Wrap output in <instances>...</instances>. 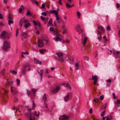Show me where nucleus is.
<instances>
[{
    "mask_svg": "<svg viewBox=\"0 0 120 120\" xmlns=\"http://www.w3.org/2000/svg\"><path fill=\"white\" fill-rule=\"evenodd\" d=\"M105 112V110L101 112V117H103L104 116Z\"/></svg>",
    "mask_w": 120,
    "mask_h": 120,
    "instance_id": "nucleus-31",
    "label": "nucleus"
},
{
    "mask_svg": "<svg viewBox=\"0 0 120 120\" xmlns=\"http://www.w3.org/2000/svg\"><path fill=\"white\" fill-rule=\"evenodd\" d=\"M38 46L39 47H41L44 45V43L42 40L39 39L38 40Z\"/></svg>",
    "mask_w": 120,
    "mask_h": 120,
    "instance_id": "nucleus-10",
    "label": "nucleus"
},
{
    "mask_svg": "<svg viewBox=\"0 0 120 120\" xmlns=\"http://www.w3.org/2000/svg\"><path fill=\"white\" fill-rule=\"evenodd\" d=\"M97 33L98 36V39L99 40H100L102 38L101 35V34L102 33L100 32L99 31V30H97Z\"/></svg>",
    "mask_w": 120,
    "mask_h": 120,
    "instance_id": "nucleus-13",
    "label": "nucleus"
},
{
    "mask_svg": "<svg viewBox=\"0 0 120 120\" xmlns=\"http://www.w3.org/2000/svg\"><path fill=\"white\" fill-rule=\"evenodd\" d=\"M41 15L44 16H46L47 15V14L45 12H42L41 13Z\"/></svg>",
    "mask_w": 120,
    "mask_h": 120,
    "instance_id": "nucleus-51",
    "label": "nucleus"
},
{
    "mask_svg": "<svg viewBox=\"0 0 120 120\" xmlns=\"http://www.w3.org/2000/svg\"><path fill=\"white\" fill-rule=\"evenodd\" d=\"M18 30L19 29H17L16 30V37H17L18 36V34L19 33V31H18Z\"/></svg>",
    "mask_w": 120,
    "mask_h": 120,
    "instance_id": "nucleus-46",
    "label": "nucleus"
},
{
    "mask_svg": "<svg viewBox=\"0 0 120 120\" xmlns=\"http://www.w3.org/2000/svg\"><path fill=\"white\" fill-rule=\"evenodd\" d=\"M45 7V5L44 4H43L42 5L41 7V8L42 9L44 8Z\"/></svg>",
    "mask_w": 120,
    "mask_h": 120,
    "instance_id": "nucleus-52",
    "label": "nucleus"
},
{
    "mask_svg": "<svg viewBox=\"0 0 120 120\" xmlns=\"http://www.w3.org/2000/svg\"><path fill=\"white\" fill-rule=\"evenodd\" d=\"M110 119L109 118V116H107L106 119V120H110Z\"/></svg>",
    "mask_w": 120,
    "mask_h": 120,
    "instance_id": "nucleus-64",
    "label": "nucleus"
},
{
    "mask_svg": "<svg viewBox=\"0 0 120 120\" xmlns=\"http://www.w3.org/2000/svg\"><path fill=\"white\" fill-rule=\"evenodd\" d=\"M5 33L6 32L5 31H4L2 32L0 35V37L2 39H6L7 35L5 34Z\"/></svg>",
    "mask_w": 120,
    "mask_h": 120,
    "instance_id": "nucleus-9",
    "label": "nucleus"
},
{
    "mask_svg": "<svg viewBox=\"0 0 120 120\" xmlns=\"http://www.w3.org/2000/svg\"><path fill=\"white\" fill-rule=\"evenodd\" d=\"M13 23V21L11 19H9L8 20V24L9 25H10L12 23Z\"/></svg>",
    "mask_w": 120,
    "mask_h": 120,
    "instance_id": "nucleus-36",
    "label": "nucleus"
},
{
    "mask_svg": "<svg viewBox=\"0 0 120 120\" xmlns=\"http://www.w3.org/2000/svg\"><path fill=\"white\" fill-rule=\"evenodd\" d=\"M112 52L116 58H120V51H116L115 50H113Z\"/></svg>",
    "mask_w": 120,
    "mask_h": 120,
    "instance_id": "nucleus-6",
    "label": "nucleus"
},
{
    "mask_svg": "<svg viewBox=\"0 0 120 120\" xmlns=\"http://www.w3.org/2000/svg\"><path fill=\"white\" fill-rule=\"evenodd\" d=\"M66 7L68 8H71V5H70L68 3H66Z\"/></svg>",
    "mask_w": 120,
    "mask_h": 120,
    "instance_id": "nucleus-39",
    "label": "nucleus"
},
{
    "mask_svg": "<svg viewBox=\"0 0 120 120\" xmlns=\"http://www.w3.org/2000/svg\"><path fill=\"white\" fill-rule=\"evenodd\" d=\"M52 19H50L49 20V22H48V25L49 26H49V24H52Z\"/></svg>",
    "mask_w": 120,
    "mask_h": 120,
    "instance_id": "nucleus-32",
    "label": "nucleus"
},
{
    "mask_svg": "<svg viewBox=\"0 0 120 120\" xmlns=\"http://www.w3.org/2000/svg\"><path fill=\"white\" fill-rule=\"evenodd\" d=\"M28 67H29V66L28 64L25 65L23 66L22 69V73H23L25 74V69Z\"/></svg>",
    "mask_w": 120,
    "mask_h": 120,
    "instance_id": "nucleus-12",
    "label": "nucleus"
},
{
    "mask_svg": "<svg viewBox=\"0 0 120 120\" xmlns=\"http://www.w3.org/2000/svg\"><path fill=\"white\" fill-rule=\"evenodd\" d=\"M56 54L58 56V57H56V59L59 61L63 62L64 60L62 57L63 56V54L61 52H59L56 53Z\"/></svg>",
    "mask_w": 120,
    "mask_h": 120,
    "instance_id": "nucleus-2",
    "label": "nucleus"
},
{
    "mask_svg": "<svg viewBox=\"0 0 120 120\" xmlns=\"http://www.w3.org/2000/svg\"><path fill=\"white\" fill-rule=\"evenodd\" d=\"M50 12L51 14H53L55 15L58 14L57 11L56 10L50 11Z\"/></svg>",
    "mask_w": 120,
    "mask_h": 120,
    "instance_id": "nucleus-19",
    "label": "nucleus"
},
{
    "mask_svg": "<svg viewBox=\"0 0 120 120\" xmlns=\"http://www.w3.org/2000/svg\"><path fill=\"white\" fill-rule=\"evenodd\" d=\"M31 25V23H30L27 22L24 25V26L25 28L26 29L28 26H30Z\"/></svg>",
    "mask_w": 120,
    "mask_h": 120,
    "instance_id": "nucleus-22",
    "label": "nucleus"
},
{
    "mask_svg": "<svg viewBox=\"0 0 120 120\" xmlns=\"http://www.w3.org/2000/svg\"><path fill=\"white\" fill-rule=\"evenodd\" d=\"M112 95L113 97V98L114 99H115L116 98V97H115V94L114 93H113L112 94Z\"/></svg>",
    "mask_w": 120,
    "mask_h": 120,
    "instance_id": "nucleus-58",
    "label": "nucleus"
},
{
    "mask_svg": "<svg viewBox=\"0 0 120 120\" xmlns=\"http://www.w3.org/2000/svg\"><path fill=\"white\" fill-rule=\"evenodd\" d=\"M34 61L35 63L36 64H41V61L38 60L37 59H35Z\"/></svg>",
    "mask_w": 120,
    "mask_h": 120,
    "instance_id": "nucleus-24",
    "label": "nucleus"
},
{
    "mask_svg": "<svg viewBox=\"0 0 120 120\" xmlns=\"http://www.w3.org/2000/svg\"><path fill=\"white\" fill-rule=\"evenodd\" d=\"M68 2V3L70 4L72 2V0H67Z\"/></svg>",
    "mask_w": 120,
    "mask_h": 120,
    "instance_id": "nucleus-56",
    "label": "nucleus"
},
{
    "mask_svg": "<svg viewBox=\"0 0 120 120\" xmlns=\"http://www.w3.org/2000/svg\"><path fill=\"white\" fill-rule=\"evenodd\" d=\"M46 99H47V98H46V96L45 94H44L43 96V101L45 102V103H45V101H46Z\"/></svg>",
    "mask_w": 120,
    "mask_h": 120,
    "instance_id": "nucleus-29",
    "label": "nucleus"
},
{
    "mask_svg": "<svg viewBox=\"0 0 120 120\" xmlns=\"http://www.w3.org/2000/svg\"><path fill=\"white\" fill-rule=\"evenodd\" d=\"M33 22L34 25H37V23L36 21L34 20L33 21Z\"/></svg>",
    "mask_w": 120,
    "mask_h": 120,
    "instance_id": "nucleus-53",
    "label": "nucleus"
},
{
    "mask_svg": "<svg viewBox=\"0 0 120 120\" xmlns=\"http://www.w3.org/2000/svg\"><path fill=\"white\" fill-rule=\"evenodd\" d=\"M30 117L33 118V117H35V116L34 115V114L33 113H31L30 115Z\"/></svg>",
    "mask_w": 120,
    "mask_h": 120,
    "instance_id": "nucleus-42",
    "label": "nucleus"
},
{
    "mask_svg": "<svg viewBox=\"0 0 120 120\" xmlns=\"http://www.w3.org/2000/svg\"><path fill=\"white\" fill-rule=\"evenodd\" d=\"M5 69L4 68H3L1 72V74L2 75H4L5 73Z\"/></svg>",
    "mask_w": 120,
    "mask_h": 120,
    "instance_id": "nucleus-26",
    "label": "nucleus"
},
{
    "mask_svg": "<svg viewBox=\"0 0 120 120\" xmlns=\"http://www.w3.org/2000/svg\"><path fill=\"white\" fill-rule=\"evenodd\" d=\"M69 94H67V95L64 98V101H68L69 99Z\"/></svg>",
    "mask_w": 120,
    "mask_h": 120,
    "instance_id": "nucleus-18",
    "label": "nucleus"
},
{
    "mask_svg": "<svg viewBox=\"0 0 120 120\" xmlns=\"http://www.w3.org/2000/svg\"><path fill=\"white\" fill-rule=\"evenodd\" d=\"M76 30L79 34H80L83 32V30L81 28L80 26L79 25L77 26Z\"/></svg>",
    "mask_w": 120,
    "mask_h": 120,
    "instance_id": "nucleus-7",
    "label": "nucleus"
},
{
    "mask_svg": "<svg viewBox=\"0 0 120 120\" xmlns=\"http://www.w3.org/2000/svg\"><path fill=\"white\" fill-rule=\"evenodd\" d=\"M116 7L117 8H119L120 7V4H116Z\"/></svg>",
    "mask_w": 120,
    "mask_h": 120,
    "instance_id": "nucleus-62",
    "label": "nucleus"
},
{
    "mask_svg": "<svg viewBox=\"0 0 120 120\" xmlns=\"http://www.w3.org/2000/svg\"><path fill=\"white\" fill-rule=\"evenodd\" d=\"M49 30L50 31H53V33H54V32L56 31H55L54 30L53 28L52 27H50L49 29Z\"/></svg>",
    "mask_w": 120,
    "mask_h": 120,
    "instance_id": "nucleus-48",
    "label": "nucleus"
},
{
    "mask_svg": "<svg viewBox=\"0 0 120 120\" xmlns=\"http://www.w3.org/2000/svg\"><path fill=\"white\" fill-rule=\"evenodd\" d=\"M98 78V76L96 75H92L91 79L94 81L93 84L94 85L97 84Z\"/></svg>",
    "mask_w": 120,
    "mask_h": 120,
    "instance_id": "nucleus-5",
    "label": "nucleus"
},
{
    "mask_svg": "<svg viewBox=\"0 0 120 120\" xmlns=\"http://www.w3.org/2000/svg\"><path fill=\"white\" fill-rule=\"evenodd\" d=\"M17 70L16 69H15V70H13L12 71L11 70L9 71V73H11L13 74H17Z\"/></svg>",
    "mask_w": 120,
    "mask_h": 120,
    "instance_id": "nucleus-21",
    "label": "nucleus"
},
{
    "mask_svg": "<svg viewBox=\"0 0 120 120\" xmlns=\"http://www.w3.org/2000/svg\"><path fill=\"white\" fill-rule=\"evenodd\" d=\"M79 66V62H78L75 64V66L76 67H78Z\"/></svg>",
    "mask_w": 120,
    "mask_h": 120,
    "instance_id": "nucleus-55",
    "label": "nucleus"
},
{
    "mask_svg": "<svg viewBox=\"0 0 120 120\" xmlns=\"http://www.w3.org/2000/svg\"><path fill=\"white\" fill-rule=\"evenodd\" d=\"M104 98V97L103 96H100V99L101 100H103Z\"/></svg>",
    "mask_w": 120,
    "mask_h": 120,
    "instance_id": "nucleus-57",
    "label": "nucleus"
},
{
    "mask_svg": "<svg viewBox=\"0 0 120 120\" xmlns=\"http://www.w3.org/2000/svg\"><path fill=\"white\" fill-rule=\"evenodd\" d=\"M106 81L108 83H110L111 82V80L110 79H108L106 80Z\"/></svg>",
    "mask_w": 120,
    "mask_h": 120,
    "instance_id": "nucleus-59",
    "label": "nucleus"
},
{
    "mask_svg": "<svg viewBox=\"0 0 120 120\" xmlns=\"http://www.w3.org/2000/svg\"><path fill=\"white\" fill-rule=\"evenodd\" d=\"M58 3L60 5H62V2L61 0H59L58 1Z\"/></svg>",
    "mask_w": 120,
    "mask_h": 120,
    "instance_id": "nucleus-44",
    "label": "nucleus"
},
{
    "mask_svg": "<svg viewBox=\"0 0 120 120\" xmlns=\"http://www.w3.org/2000/svg\"><path fill=\"white\" fill-rule=\"evenodd\" d=\"M81 15L80 13L78 11L77 13V15L78 17V18H80V15Z\"/></svg>",
    "mask_w": 120,
    "mask_h": 120,
    "instance_id": "nucleus-35",
    "label": "nucleus"
},
{
    "mask_svg": "<svg viewBox=\"0 0 120 120\" xmlns=\"http://www.w3.org/2000/svg\"><path fill=\"white\" fill-rule=\"evenodd\" d=\"M16 88L11 86V92H15V94H16L17 92L16 91Z\"/></svg>",
    "mask_w": 120,
    "mask_h": 120,
    "instance_id": "nucleus-17",
    "label": "nucleus"
},
{
    "mask_svg": "<svg viewBox=\"0 0 120 120\" xmlns=\"http://www.w3.org/2000/svg\"><path fill=\"white\" fill-rule=\"evenodd\" d=\"M7 83L8 84L12 85L13 84V81L11 79L9 78L7 80Z\"/></svg>",
    "mask_w": 120,
    "mask_h": 120,
    "instance_id": "nucleus-20",
    "label": "nucleus"
},
{
    "mask_svg": "<svg viewBox=\"0 0 120 120\" xmlns=\"http://www.w3.org/2000/svg\"><path fill=\"white\" fill-rule=\"evenodd\" d=\"M93 101L94 102H95V103H97L99 101V99L98 98H96L94 99Z\"/></svg>",
    "mask_w": 120,
    "mask_h": 120,
    "instance_id": "nucleus-27",
    "label": "nucleus"
},
{
    "mask_svg": "<svg viewBox=\"0 0 120 120\" xmlns=\"http://www.w3.org/2000/svg\"><path fill=\"white\" fill-rule=\"evenodd\" d=\"M98 30H99V31H102L103 33H104L105 32V30L104 28L101 26H100L98 27Z\"/></svg>",
    "mask_w": 120,
    "mask_h": 120,
    "instance_id": "nucleus-15",
    "label": "nucleus"
},
{
    "mask_svg": "<svg viewBox=\"0 0 120 120\" xmlns=\"http://www.w3.org/2000/svg\"><path fill=\"white\" fill-rule=\"evenodd\" d=\"M64 42H65L67 44L69 43L70 42V40L68 39H66L65 40L63 41V43Z\"/></svg>",
    "mask_w": 120,
    "mask_h": 120,
    "instance_id": "nucleus-30",
    "label": "nucleus"
},
{
    "mask_svg": "<svg viewBox=\"0 0 120 120\" xmlns=\"http://www.w3.org/2000/svg\"><path fill=\"white\" fill-rule=\"evenodd\" d=\"M43 72V70L42 69H41L40 70V72H38V73L40 74V75L41 76V79L42 78Z\"/></svg>",
    "mask_w": 120,
    "mask_h": 120,
    "instance_id": "nucleus-23",
    "label": "nucleus"
},
{
    "mask_svg": "<svg viewBox=\"0 0 120 120\" xmlns=\"http://www.w3.org/2000/svg\"><path fill=\"white\" fill-rule=\"evenodd\" d=\"M24 23H25L26 22H28L29 21L28 19H25V20H24Z\"/></svg>",
    "mask_w": 120,
    "mask_h": 120,
    "instance_id": "nucleus-60",
    "label": "nucleus"
},
{
    "mask_svg": "<svg viewBox=\"0 0 120 120\" xmlns=\"http://www.w3.org/2000/svg\"><path fill=\"white\" fill-rule=\"evenodd\" d=\"M44 40L45 41L46 44L47 45H48L49 44L48 43V39L47 38L46 39H45L44 38Z\"/></svg>",
    "mask_w": 120,
    "mask_h": 120,
    "instance_id": "nucleus-33",
    "label": "nucleus"
},
{
    "mask_svg": "<svg viewBox=\"0 0 120 120\" xmlns=\"http://www.w3.org/2000/svg\"><path fill=\"white\" fill-rule=\"evenodd\" d=\"M11 14H10V13H9V15L8 16V18L9 19H13V18L12 17H11Z\"/></svg>",
    "mask_w": 120,
    "mask_h": 120,
    "instance_id": "nucleus-40",
    "label": "nucleus"
},
{
    "mask_svg": "<svg viewBox=\"0 0 120 120\" xmlns=\"http://www.w3.org/2000/svg\"><path fill=\"white\" fill-rule=\"evenodd\" d=\"M22 53L24 54H26L28 55L29 54V53L27 51L25 52H22Z\"/></svg>",
    "mask_w": 120,
    "mask_h": 120,
    "instance_id": "nucleus-54",
    "label": "nucleus"
},
{
    "mask_svg": "<svg viewBox=\"0 0 120 120\" xmlns=\"http://www.w3.org/2000/svg\"><path fill=\"white\" fill-rule=\"evenodd\" d=\"M36 105L34 101H33V104H32V109H34V107H35Z\"/></svg>",
    "mask_w": 120,
    "mask_h": 120,
    "instance_id": "nucleus-38",
    "label": "nucleus"
},
{
    "mask_svg": "<svg viewBox=\"0 0 120 120\" xmlns=\"http://www.w3.org/2000/svg\"><path fill=\"white\" fill-rule=\"evenodd\" d=\"M10 48V45L8 42L7 41H4L3 44V49L5 51H7Z\"/></svg>",
    "mask_w": 120,
    "mask_h": 120,
    "instance_id": "nucleus-1",
    "label": "nucleus"
},
{
    "mask_svg": "<svg viewBox=\"0 0 120 120\" xmlns=\"http://www.w3.org/2000/svg\"><path fill=\"white\" fill-rule=\"evenodd\" d=\"M21 36L26 38L27 36V33L26 32H22L21 33Z\"/></svg>",
    "mask_w": 120,
    "mask_h": 120,
    "instance_id": "nucleus-16",
    "label": "nucleus"
},
{
    "mask_svg": "<svg viewBox=\"0 0 120 120\" xmlns=\"http://www.w3.org/2000/svg\"><path fill=\"white\" fill-rule=\"evenodd\" d=\"M35 119V117L31 118L30 117V120H34Z\"/></svg>",
    "mask_w": 120,
    "mask_h": 120,
    "instance_id": "nucleus-63",
    "label": "nucleus"
},
{
    "mask_svg": "<svg viewBox=\"0 0 120 120\" xmlns=\"http://www.w3.org/2000/svg\"><path fill=\"white\" fill-rule=\"evenodd\" d=\"M24 19L25 18L23 17L20 19L19 22V26L20 27H21L22 26Z\"/></svg>",
    "mask_w": 120,
    "mask_h": 120,
    "instance_id": "nucleus-11",
    "label": "nucleus"
},
{
    "mask_svg": "<svg viewBox=\"0 0 120 120\" xmlns=\"http://www.w3.org/2000/svg\"><path fill=\"white\" fill-rule=\"evenodd\" d=\"M56 17V19L57 21L59 19V16L58 14L55 15Z\"/></svg>",
    "mask_w": 120,
    "mask_h": 120,
    "instance_id": "nucleus-45",
    "label": "nucleus"
},
{
    "mask_svg": "<svg viewBox=\"0 0 120 120\" xmlns=\"http://www.w3.org/2000/svg\"><path fill=\"white\" fill-rule=\"evenodd\" d=\"M82 37L81 43L82 45L84 46L86 43L88 38L86 36L85 34H82Z\"/></svg>",
    "mask_w": 120,
    "mask_h": 120,
    "instance_id": "nucleus-3",
    "label": "nucleus"
},
{
    "mask_svg": "<svg viewBox=\"0 0 120 120\" xmlns=\"http://www.w3.org/2000/svg\"><path fill=\"white\" fill-rule=\"evenodd\" d=\"M35 113L37 117H39V112H36L35 111Z\"/></svg>",
    "mask_w": 120,
    "mask_h": 120,
    "instance_id": "nucleus-41",
    "label": "nucleus"
},
{
    "mask_svg": "<svg viewBox=\"0 0 120 120\" xmlns=\"http://www.w3.org/2000/svg\"><path fill=\"white\" fill-rule=\"evenodd\" d=\"M64 86L68 88V89H71V87L70 85L68 84H64Z\"/></svg>",
    "mask_w": 120,
    "mask_h": 120,
    "instance_id": "nucleus-25",
    "label": "nucleus"
},
{
    "mask_svg": "<svg viewBox=\"0 0 120 120\" xmlns=\"http://www.w3.org/2000/svg\"><path fill=\"white\" fill-rule=\"evenodd\" d=\"M16 81L17 82V85H19V84L20 83V81L19 79H17Z\"/></svg>",
    "mask_w": 120,
    "mask_h": 120,
    "instance_id": "nucleus-47",
    "label": "nucleus"
},
{
    "mask_svg": "<svg viewBox=\"0 0 120 120\" xmlns=\"http://www.w3.org/2000/svg\"><path fill=\"white\" fill-rule=\"evenodd\" d=\"M106 29L108 30H110V27L109 26H108L107 27Z\"/></svg>",
    "mask_w": 120,
    "mask_h": 120,
    "instance_id": "nucleus-50",
    "label": "nucleus"
},
{
    "mask_svg": "<svg viewBox=\"0 0 120 120\" xmlns=\"http://www.w3.org/2000/svg\"><path fill=\"white\" fill-rule=\"evenodd\" d=\"M30 91L27 90V95L29 96L30 94Z\"/></svg>",
    "mask_w": 120,
    "mask_h": 120,
    "instance_id": "nucleus-61",
    "label": "nucleus"
},
{
    "mask_svg": "<svg viewBox=\"0 0 120 120\" xmlns=\"http://www.w3.org/2000/svg\"><path fill=\"white\" fill-rule=\"evenodd\" d=\"M37 90L38 89H32V91L34 94L35 93Z\"/></svg>",
    "mask_w": 120,
    "mask_h": 120,
    "instance_id": "nucleus-43",
    "label": "nucleus"
},
{
    "mask_svg": "<svg viewBox=\"0 0 120 120\" xmlns=\"http://www.w3.org/2000/svg\"><path fill=\"white\" fill-rule=\"evenodd\" d=\"M45 51V49H41L39 50L40 52L42 54H43L44 52Z\"/></svg>",
    "mask_w": 120,
    "mask_h": 120,
    "instance_id": "nucleus-37",
    "label": "nucleus"
},
{
    "mask_svg": "<svg viewBox=\"0 0 120 120\" xmlns=\"http://www.w3.org/2000/svg\"><path fill=\"white\" fill-rule=\"evenodd\" d=\"M54 34L56 36L55 39L56 41H60L61 40V38L62 37V36L60 34H58L57 31H54Z\"/></svg>",
    "mask_w": 120,
    "mask_h": 120,
    "instance_id": "nucleus-4",
    "label": "nucleus"
},
{
    "mask_svg": "<svg viewBox=\"0 0 120 120\" xmlns=\"http://www.w3.org/2000/svg\"><path fill=\"white\" fill-rule=\"evenodd\" d=\"M31 1L33 3H35L37 5H38V2L35 0H31Z\"/></svg>",
    "mask_w": 120,
    "mask_h": 120,
    "instance_id": "nucleus-28",
    "label": "nucleus"
},
{
    "mask_svg": "<svg viewBox=\"0 0 120 120\" xmlns=\"http://www.w3.org/2000/svg\"><path fill=\"white\" fill-rule=\"evenodd\" d=\"M60 89V87L59 86H57L56 88L53 89L52 92L53 93H55L57 92Z\"/></svg>",
    "mask_w": 120,
    "mask_h": 120,
    "instance_id": "nucleus-14",
    "label": "nucleus"
},
{
    "mask_svg": "<svg viewBox=\"0 0 120 120\" xmlns=\"http://www.w3.org/2000/svg\"><path fill=\"white\" fill-rule=\"evenodd\" d=\"M26 15L27 16H32V15L31 14L30 11L29 10H28L27 12Z\"/></svg>",
    "mask_w": 120,
    "mask_h": 120,
    "instance_id": "nucleus-34",
    "label": "nucleus"
},
{
    "mask_svg": "<svg viewBox=\"0 0 120 120\" xmlns=\"http://www.w3.org/2000/svg\"><path fill=\"white\" fill-rule=\"evenodd\" d=\"M41 19L43 21H44L45 20V17L42 16H41Z\"/></svg>",
    "mask_w": 120,
    "mask_h": 120,
    "instance_id": "nucleus-49",
    "label": "nucleus"
},
{
    "mask_svg": "<svg viewBox=\"0 0 120 120\" xmlns=\"http://www.w3.org/2000/svg\"><path fill=\"white\" fill-rule=\"evenodd\" d=\"M69 117L65 115L60 116L59 117V120H68Z\"/></svg>",
    "mask_w": 120,
    "mask_h": 120,
    "instance_id": "nucleus-8",
    "label": "nucleus"
}]
</instances>
